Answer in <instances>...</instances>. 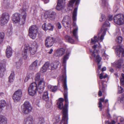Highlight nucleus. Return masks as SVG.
<instances>
[{"mask_svg": "<svg viewBox=\"0 0 124 124\" xmlns=\"http://www.w3.org/2000/svg\"><path fill=\"white\" fill-rule=\"evenodd\" d=\"M63 87L64 89V95L65 100L66 103L64 104V107H63V102L64 101V99L62 98H60L59 99V101L57 103V105L58 106V108L60 109H62V111L63 113V109H64L65 110V111L67 114V119H68V92H67V78H65L63 84Z\"/></svg>", "mask_w": 124, "mask_h": 124, "instance_id": "1", "label": "nucleus"}, {"mask_svg": "<svg viewBox=\"0 0 124 124\" xmlns=\"http://www.w3.org/2000/svg\"><path fill=\"white\" fill-rule=\"evenodd\" d=\"M100 48V47L99 46L98 47L97 45H94L93 46V48L94 50L92 54V56L95 58V60L96 62L98 64L100 62L101 60V58L98 54Z\"/></svg>", "mask_w": 124, "mask_h": 124, "instance_id": "2", "label": "nucleus"}, {"mask_svg": "<svg viewBox=\"0 0 124 124\" xmlns=\"http://www.w3.org/2000/svg\"><path fill=\"white\" fill-rule=\"evenodd\" d=\"M113 19L114 23L118 25H122L124 24V15L122 14L115 15Z\"/></svg>", "mask_w": 124, "mask_h": 124, "instance_id": "3", "label": "nucleus"}, {"mask_svg": "<svg viewBox=\"0 0 124 124\" xmlns=\"http://www.w3.org/2000/svg\"><path fill=\"white\" fill-rule=\"evenodd\" d=\"M38 31L37 27L35 25L32 26L29 29V35L31 39H35L36 38Z\"/></svg>", "mask_w": 124, "mask_h": 124, "instance_id": "4", "label": "nucleus"}, {"mask_svg": "<svg viewBox=\"0 0 124 124\" xmlns=\"http://www.w3.org/2000/svg\"><path fill=\"white\" fill-rule=\"evenodd\" d=\"M38 90L37 85L35 82L32 83L29 87L28 92L29 95L31 96L34 95Z\"/></svg>", "mask_w": 124, "mask_h": 124, "instance_id": "5", "label": "nucleus"}, {"mask_svg": "<svg viewBox=\"0 0 124 124\" xmlns=\"http://www.w3.org/2000/svg\"><path fill=\"white\" fill-rule=\"evenodd\" d=\"M32 109L28 101H25L22 106L23 112L25 114H28L30 112Z\"/></svg>", "mask_w": 124, "mask_h": 124, "instance_id": "6", "label": "nucleus"}, {"mask_svg": "<svg viewBox=\"0 0 124 124\" xmlns=\"http://www.w3.org/2000/svg\"><path fill=\"white\" fill-rule=\"evenodd\" d=\"M22 95V91L20 89H18L16 91L13 96V99L15 102L19 101L21 99Z\"/></svg>", "mask_w": 124, "mask_h": 124, "instance_id": "7", "label": "nucleus"}, {"mask_svg": "<svg viewBox=\"0 0 124 124\" xmlns=\"http://www.w3.org/2000/svg\"><path fill=\"white\" fill-rule=\"evenodd\" d=\"M9 16L7 14L4 13L2 14L0 18V23L1 26L6 24L8 21Z\"/></svg>", "mask_w": 124, "mask_h": 124, "instance_id": "8", "label": "nucleus"}, {"mask_svg": "<svg viewBox=\"0 0 124 124\" xmlns=\"http://www.w3.org/2000/svg\"><path fill=\"white\" fill-rule=\"evenodd\" d=\"M55 40L53 37H48L46 38L45 40V45L47 47H50L52 46Z\"/></svg>", "mask_w": 124, "mask_h": 124, "instance_id": "9", "label": "nucleus"}, {"mask_svg": "<svg viewBox=\"0 0 124 124\" xmlns=\"http://www.w3.org/2000/svg\"><path fill=\"white\" fill-rule=\"evenodd\" d=\"M45 85L44 78H41L38 83V91L39 93L43 92L44 89Z\"/></svg>", "mask_w": 124, "mask_h": 124, "instance_id": "10", "label": "nucleus"}, {"mask_svg": "<svg viewBox=\"0 0 124 124\" xmlns=\"http://www.w3.org/2000/svg\"><path fill=\"white\" fill-rule=\"evenodd\" d=\"M30 47L28 45H25L24 46V50L22 52V55L24 59H27L29 54V50Z\"/></svg>", "mask_w": 124, "mask_h": 124, "instance_id": "11", "label": "nucleus"}, {"mask_svg": "<svg viewBox=\"0 0 124 124\" xmlns=\"http://www.w3.org/2000/svg\"><path fill=\"white\" fill-rule=\"evenodd\" d=\"M116 48L117 50V55L120 57L121 53V56L124 57V49L122 47V46L120 45H117L116 46Z\"/></svg>", "mask_w": 124, "mask_h": 124, "instance_id": "12", "label": "nucleus"}, {"mask_svg": "<svg viewBox=\"0 0 124 124\" xmlns=\"http://www.w3.org/2000/svg\"><path fill=\"white\" fill-rule=\"evenodd\" d=\"M28 7L26 6L25 4H23L22 8V12L21 13V14L22 16V19L23 21L22 22L23 24L25 22L26 17V14L25 12V11L26 10Z\"/></svg>", "mask_w": 124, "mask_h": 124, "instance_id": "13", "label": "nucleus"}, {"mask_svg": "<svg viewBox=\"0 0 124 124\" xmlns=\"http://www.w3.org/2000/svg\"><path fill=\"white\" fill-rule=\"evenodd\" d=\"M65 51V49L63 48H62L58 49L54 54V55L56 57H61L64 54Z\"/></svg>", "mask_w": 124, "mask_h": 124, "instance_id": "14", "label": "nucleus"}, {"mask_svg": "<svg viewBox=\"0 0 124 124\" xmlns=\"http://www.w3.org/2000/svg\"><path fill=\"white\" fill-rule=\"evenodd\" d=\"M38 45L36 42H34L31 47H30V50L31 54H34L36 53Z\"/></svg>", "mask_w": 124, "mask_h": 124, "instance_id": "15", "label": "nucleus"}, {"mask_svg": "<svg viewBox=\"0 0 124 124\" xmlns=\"http://www.w3.org/2000/svg\"><path fill=\"white\" fill-rule=\"evenodd\" d=\"M20 15L17 13H16L13 15L12 20L15 23H18L20 21Z\"/></svg>", "mask_w": 124, "mask_h": 124, "instance_id": "16", "label": "nucleus"}, {"mask_svg": "<svg viewBox=\"0 0 124 124\" xmlns=\"http://www.w3.org/2000/svg\"><path fill=\"white\" fill-rule=\"evenodd\" d=\"M124 62L123 60L121 59H120L117 61H116L112 63V65L118 68H121L122 65Z\"/></svg>", "mask_w": 124, "mask_h": 124, "instance_id": "17", "label": "nucleus"}, {"mask_svg": "<svg viewBox=\"0 0 124 124\" xmlns=\"http://www.w3.org/2000/svg\"><path fill=\"white\" fill-rule=\"evenodd\" d=\"M65 109H63V116L61 121L60 122V124H67L68 119H67V114L65 111Z\"/></svg>", "mask_w": 124, "mask_h": 124, "instance_id": "18", "label": "nucleus"}, {"mask_svg": "<svg viewBox=\"0 0 124 124\" xmlns=\"http://www.w3.org/2000/svg\"><path fill=\"white\" fill-rule=\"evenodd\" d=\"M13 52L12 49L10 46H8L6 51V55L8 58L10 57L12 55Z\"/></svg>", "mask_w": 124, "mask_h": 124, "instance_id": "19", "label": "nucleus"}, {"mask_svg": "<svg viewBox=\"0 0 124 124\" xmlns=\"http://www.w3.org/2000/svg\"><path fill=\"white\" fill-rule=\"evenodd\" d=\"M46 26V23H44L42 25V27L44 30H48L51 31H52L53 30L54 27L51 24L49 23L46 24V28H45Z\"/></svg>", "mask_w": 124, "mask_h": 124, "instance_id": "20", "label": "nucleus"}, {"mask_svg": "<svg viewBox=\"0 0 124 124\" xmlns=\"http://www.w3.org/2000/svg\"><path fill=\"white\" fill-rule=\"evenodd\" d=\"M5 64L0 63V77H2L4 74V72L5 70Z\"/></svg>", "mask_w": 124, "mask_h": 124, "instance_id": "21", "label": "nucleus"}, {"mask_svg": "<svg viewBox=\"0 0 124 124\" xmlns=\"http://www.w3.org/2000/svg\"><path fill=\"white\" fill-rule=\"evenodd\" d=\"M59 64L60 62L58 61H56L52 62L50 65L51 69L53 70L56 69Z\"/></svg>", "mask_w": 124, "mask_h": 124, "instance_id": "22", "label": "nucleus"}, {"mask_svg": "<svg viewBox=\"0 0 124 124\" xmlns=\"http://www.w3.org/2000/svg\"><path fill=\"white\" fill-rule=\"evenodd\" d=\"M65 22L68 25H70L71 24V19L70 17L67 16L65 17L63 20L62 23L63 24Z\"/></svg>", "mask_w": 124, "mask_h": 124, "instance_id": "23", "label": "nucleus"}, {"mask_svg": "<svg viewBox=\"0 0 124 124\" xmlns=\"http://www.w3.org/2000/svg\"><path fill=\"white\" fill-rule=\"evenodd\" d=\"M38 61L36 60L33 62L30 66L29 68L31 70H34L37 68Z\"/></svg>", "mask_w": 124, "mask_h": 124, "instance_id": "24", "label": "nucleus"}, {"mask_svg": "<svg viewBox=\"0 0 124 124\" xmlns=\"http://www.w3.org/2000/svg\"><path fill=\"white\" fill-rule=\"evenodd\" d=\"M80 0H71L69 2L68 6L69 7H73L75 2H76L75 5H78Z\"/></svg>", "mask_w": 124, "mask_h": 124, "instance_id": "25", "label": "nucleus"}, {"mask_svg": "<svg viewBox=\"0 0 124 124\" xmlns=\"http://www.w3.org/2000/svg\"><path fill=\"white\" fill-rule=\"evenodd\" d=\"M56 15V13L55 12L53 11L50 12L47 15V17L51 20H54L55 18Z\"/></svg>", "mask_w": 124, "mask_h": 124, "instance_id": "26", "label": "nucleus"}, {"mask_svg": "<svg viewBox=\"0 0 124 124\" xmlns=\"http://www.w3.org/2000/svg\"><path fill=\"white\" fill-rule=\"evenodd\" d=\"M33 119L31 117H28L25 120L24 124H33Z\"/></svg>", "mask_w": 124, "mask_h": 124, "instance_id": "27", "label": "nucleus"}, {"mask_svg": "<svg viewBox=\"0 0 124 124\" xmlns=\"http://www.w3.org/2000/svg\"><path fill=\"white\" fill-rule=\"evenodd\" d=\"M64 3L58 1L56 8L57 9L60 10L64 8Z\"/></svg>", "mask_w": 124, "mask_h": 124, "instance_id": "28", "label": "nucleus"}, {"mask_svg": "<svg viewBox=\"0 0 124 124\" xmlns=\"http://www.w3.org/2000/svg\"><path fill=\"white\" fill-rule=\"evenodd\" d=\"M49 64V62H47L41 68L40 70L41 71L42 73L45 72L48 67Z\"/></svg>", "mask_w": 124, "mask_h": 124, "instance_id": "29", "label": "nucleus"}, {"mask_svg": "<svg viewBox=\"0 0 124 124\" xmlns=\"http://www.w3.org/2000/svg\"><path fill=\"white\" fill-rule=\"evenodd\" d=\"M7 120L6 118L3 116H0V124H7Z\"/></svg>", "mask_w": 124, "mask_h": 124, "instance_id": "30", "label": "nucleus"}, {"mask_svg": "<svg viewBox=\"0 0 124 124\" xmlns=\"http://www.w3.org/2000/svg\"><path fill=\"white\" fill-rule=\"evenodd\" d=\"M48 93L47 91L44 92L42 95V98L43 100L46 101H48L49 99L48 97Z\"/></svg>", "mask_w": 124, "mask_h": 124, "instance_id": "31", "label": "nucleus"}, {"mask_svg": "<svg viewBox=\"0 0 124 124\" xmlns=\"http://www.w3.org/2000/svg\"><path fill=\"white\" fill-rule=\"evenodd\" d=\"M73 25L74 26H75V28H74L73 31V36L76 38H77V33L78 31V27L76 26V23L74 22L73 23Z\"/></svg>", "mask_w": 124, "mask_h": 124, "instance_id": "32", "label": "nucleus"}, {"mask_svg": "<svg viewBox=\"0 0 124 124\" xmlns=\"http://www.w3.org/2000/svg\"><path fill=\"white\" fill-rule=\"evenodd\" d=\"M6 105V102L4 100H2L0 101V112L2 111L3 108Z\"/></svg>", "mask_w": 124, "mask_h": 124, "instance_id": "33", "label": "nucleus"}, {"mask_svg": "<svg viewBox=\"0 0 124 124\" xmlns=\"http://www.w3.org/2000/svg\"><path fill=\"white\" fill-rule=\"evenodd\" d=\"M48 88L53 92H55L57 89V87L56 86H52L51 85H48Z\"/></svg>", "mask_w": 124, "mask_h": 124, "instance_id": "34", "label": "nucleus"}, {"mask_svg": "<svg viewBox=\"0 0 124 124\" xmlns=\"http://www.w3.org/2000/svg\"><path fill=\"white\" fill-rule=\"evenodd\" d=\"M77 8H75L74 9L73 13L72 19L73 21H74L76 20V17L77 16Z\"/></svg>", "mask_w": 124, "mask_h": 124, "instance_id": "35", "label": "nucleus"}, {"mask_svg": "<svg viewBox=\"0 0 124 124\" xmlns=\"http://www.w3.org/2000/svg\"><path fill=\"white\" fill-rule=\"evenodd\" d=\"M99 40V37L98 38L97 36H95L92 39L91 43L92 44H94Z\"/></svg>", "mask_w": 124, "mask_h": 124, "instance_id": "36", "label": "nucleus"}, {"mask_svg": "<svg viewBox=\"0 0 124 124\" xmlns=\"http://www.w3.org/2000/svg\"><path fill=\"white\" fill-rule=\"evenodd\" d=\"M14 73H12L9 77L8 81L9 82H13L14 79Z\"/></svg>", "mask_w": 124, "mask_h": 124, "instance_id": "37", "label": "nucleus"}, {"mask_svg": "<svg viewBox=\"0 0 124 124\" xmlns=\"http://www.w3.org/2000/svg\"><path fill=\"white\" fill-rule=\"evenodd\" d=\"M65 38L68 42L71 43H72L74 41V40L69 36H66Z\"/></svg>", "mask_w": 124, "mask_h": 124, "instance_id": "38", "label": "nucleus"}, {"mask_svg": "<svg viewBox=\"0 0 124 124\" xmlns=\"http://www.w3.org/2000/svg\"><path fill=\"white\" fill-rule=\"evenodd\" d=\"M69 54H66L63 58V64H65L66 63V60L69 58Z\"/></svg>", "mask_w": 124, "mask_h": 124, "instance_id": "39", "label": "nucleus"}, {"mask_svg": "<svg viewBox=\"0 0 124 124\" xmlns=\"http://www.w3.org/2000/svg\"><path fill=\"white\" fill-rule=\"evenodd\" d=\"M40 75L39 73H37L35 75V79L36 81H39L40 79Z\"/></svg>", "mask_w": 124, "mask_h": 124, "instance_id": "40", "label": "nucleus"}, {"mask_svg": "<svg viewBox=\"0 0 124 124\" xmlns=\"http://www.w3.org/2000/svg\"><path fill=\"white\" fill-rule=\"evenodd\" d=\"M116 41L118 43H121L122 42L123 39L120 36L118 37H117L116 39Z\"/></svg>", "mask_w": 124, "mask_h": 124, "instance_id": "41", "label": "nucleus"}, {"mask_svg": "<svg viewBox=\"0 0 124 124\" xmlns=\"http://www.w3.org/2000/svg\"><path fill=\"white\" fill-rule=\"evenodd\" d=\"M110 23H109L108 22V21L106 20V21H105V23L103 25V27H104V26H110ZM104 29V28H103V27H102V29L101 30L102 31Z\"/></svg>", "mask_w": 124, "mask_h": 124, "instance_id": "42", "label": "nucleus"}, {"mask_svg": "<svg viewBox=\"0 0 124 124\" xmlns=\"http://www.w3.org/2000/svg\"><path fill=\"white\" fill-rule=\"evenodd\" d=\"M44 122V119L42 117L39 118V121L38 123V124H42Z\"/></svg>", "mask_w": 124, "mask_h": 124, "instance_id": "43", "label": "nucleus"}, {"mask_svg": "<svg viewBox=\"0 0 124 124\" xmlns=\"http://www.w3.org/2000/svg\"><path fill=\"white\" fill-rule=\"evenodd\" d=\"M121 76L122 77L120 79V81L121 84L124 85V74L122 73Z\"/></svg>", "mask_w": 124, "mask_h": 124, "instance_id": "44", "label": "nucleus"}, {"mask_svg": "<svg viewBox=\"0 0 124 124\" xmlns=\"http://www.w3.org/2000/svg\"><path fill=\"white\" fill-rule=\"evenodd\" d=\"M123 89L121 86H118V93H121L124 92Z\"/></svg>", "mask_w": 124, "mask_h": 124, "instance_id": "45", "label": "nucleus"}, {"mask_svg": "<svg viewBox=\"0 0 124 124\" xmlns=\"http://www.w3.org/2000/svg\"><path fill=\"white\" fill-rule=\"evenodd\" d=\"M21 65V63L20 62H16V67L17 69H19Z\"/></svg>", "mask_w": 124, "mask_h": 124, "instance_id": "46", "label": "nucleus"}, {"mask_svg": "<svg viewBox=\"0 0 124 124\" xmlns=\"http://www.w3.org/2000/svg\"><path fill=\"white\" fill-rule=\"evenodd\" d=\"M106 31L105 30H104V31H103V34H102L101 35V36L100 38V40L101 41H102L103 39L104 36V34L105 33Z\"/></svg>", "mask_w": 124, "mask_h": 124, "instance_id": "47", "label": "nucleus"}, {"mask_svg": "<svg viewBox=\"0 0 124 124\" xmlns=\"http://www.w3.org/2000/svg\"><path fill=\"white\" fill-rule=\"evenodd\" d=\"M105 16L104 15H102L101 17L100 18V21H102L105 20Z\"/></svg>", "mask_w": 124, "mask_h": 124, "instance_id": "48", "label": "nucleus"}, {"mask_svg": "<svg viewBox=\"0 0 124 124\" xmlns=\"http://www.w3.org/2000/svg\"><path fill=\"white\" fill-rule=\"evenodd\" d=\"M33 75V73H31L30 72H29L27 73L26 75V76H27V77L29 78H30Z\"/></svg>", "mask_w": 124, "mask_h": 124, "instance_id": "49", "label": "nucleus"}, {"mask_svg": "<svg viewBox=\"0 0 124 124\" xmlns=\"http://www.w3.org/2000/svg\"><path fill=\"white\" fill-rule=\"evenodd\" d=\"M4 34L3 32H0V38H1L4 39Z\"/></svg>", "mask_w": 124, "mask_h": 124, "instance_id": "50", "label": "nucleus"}, {"mask_svg": "<svg viewBox=\"0 0 124 124\" xmlns=\"http://www.w3.org/2000/svg\"><path fill=\"white\" fill-rule=\"evenodd\" d=\"M57 26L59 29H61L62 28L61 24L59 22H58L57 24Z\"/></svg>", "mask_w": 124, "mask_h": 124, "instance_id": "51", "label": "nucleus"}, {"mask_svg": "<svg viewBox=\"0 0 124 124\" xmlns=\"http://www.w3.org/2000/svg\"><path fill=\"white\" fill-rule=\"evenodd\" d=\"M121 102H124V94H123L121 96Z\"/></svg>", "mask_w": 124, "mask_h": 124, "instance_id": "52", "label": "nucleus"}, {"mask_svg": "<svg viewBox=\"0 0 124 124\" xmlns=\"http://www.w3.org/2000/svg\"><path fill=\"white\" fill-rule=\"evenodd\" d=\"M102 1L104 4V6H105L107 5V3L106 2V0H102Z\"/></svg>", "mask_w": 124, "mask_h": 124, "instance_id": "53", "label": "nucleus"}, {"mask_svg": "<svg viewBox=\"0 0 124 124\" xmlns=\"http://www.w3.org/2000/svg\"><path fill=\"white\" fill-rule=\"evenodd\" d=\"M98 65V69L100 70L101 69V63H97Z\"/></svg>", "mask_w": 124, "mask_h": 124, "instance_id": "54", "label": "nucleus"}, {"mask_svg": "<svg viewBox=\"0 0 124 124\" xmlns=\"http://www.w3.org/2000/svg\"><path fill=\"white\" fill-rule=\"evenodd\" d=\"M102 56L103 57L104 56L106 57L107 56V55L105 53V51H104L103 52H102Z\"/></svg>", "mask_w": 124, "mask_h": 124, "instance_id": "55", "label": "nucleus"}, {"mask_svg": "<svg viewBox=\"0 0 124 124\" xmlns=\"http://www.w3.org/2000/svg\"><path fill=\"white\" fill-rule=\"evenodd\" d=\"M108 18L109 20L111 21L113 19V16H109L108 17Z\"/></svg>", "mask_w": 124, "mask_h": 124, "instance_id": "56", "label": "nucleus"}, {"mask_svg": "<svg viewBox=\"0 0 124 124\" xmlns=\"http://www.w3.org/2000/svg\"><path fill=\"white\" fill-rule=\"evenodd\" d=\"M98 104L99 105V108H101L102 105L101 103V102H99L98 103Z\"/></svg>", "mask_w": 124, "mask_h": 124, "instance_id": "57", "label": "nucleus"}, {"mask_svg": "<svg viewBox=\"0 0 124 124\" xmlns=\"http://www.w3.org/2000/svg\"><path fill=\"white\" fill-rule=\"evenodd\" d=\"M65 0H58V1H59L65 4Z\"/></svg>", "mask_w": 124, "mask_h": 124, "instance_id": "58", "label": "nucleus"}, {"mask_svg": "<svg viewBox=\"0 0 124 124\" xmlns=\"http://www.w3.org/2000/svg\"><path fill=\"white\" fill-rule=\"evenodd\" d=\"M100 78L101 79H102L103 78V74L102 73H101L100 74Z\"/></svg>", "mask_w": 124, "mask_h": 124, "instance_id": "59", "label": "nucleus"}, {"mask_svg": "<svg viewBox=\"0 0 124 124\" xmlns=\"http://www.w3.org/2000/svg\"><path fill=\"white\" fill-rule=\"evenodd\" d=\"M99 102L100 101L101 102H103L104 101V99L103 98H101L99 99Z\"/></svg>", "mask_w": 124, "mask_h": 124, "instance_id": "60", "label": "nucleus"}, {"mask_svg": "<svg viewBox=\"0 0 124 124\" xmlns=\"http://www.w3.org/2000/svg\"><path fill=\"white\" fill-rule=\"evenodd\" d=\"M102 95V93L101 91L100 90L99 91V93H98V95L100 96H101Z\"/></svg>", "mask_w": 124, "mask_h": 124, "instance_id": "61", "label": "nucleus"}, {"mask_svg": "<svg viewBox=\"0 0 124 124\" xmlns=\"http://www.w3.org/2000/svg\"><path fill=\"white\" fill-rule=\"evenodd\" d=\"M30 78H29L27 76H26V78L24 79V81L25 82H26Z\"/></svg>", "mask_w": 124, "mask_h": 124, "instance_id": "62", "label": "nucleus"}, {"mask_svg": "<svg viewBox=\"0 0 124 124\" xmlns=\"http://www.w3.org/2000/svg\"><path fill=\"white\" fill-rule=\"evenodd\" d=\"M3 39L0 38V45L2 42Z\"/></svg>", "mask_w": 124, "mask_h": 124, "instance_id": "63", "label": "nucleus"}, {"mask_svg": "<svg viewBox=\"0 0 124 124\" xmlns=\"http://www.w3.org/2000/svg\"><path fill=\"white\" fill-rule=\"evenodd\" d=\"M49 0H43V1L45 3H48L49 2Z\"/></svg>", "mask_w": 124, "mask_h": 124, "instance_id": "64", "label": "nucleus"}]
</instances>
